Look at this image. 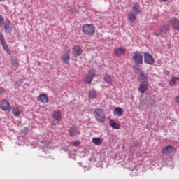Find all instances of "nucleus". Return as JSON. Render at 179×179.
Wrapping results in <instances>:
<instances>
[{"label": "nucleus", "instance_id": "obj_35", "mask_svg": "<svg viewBox=\"0 0 179 179\" xmlns=\"http://www.w3.org/2000/svg\"><path fill=\"white\" fill-rule=\"evenodd\" d=\"M2 93H5V91L3 90V88H0V94H2Z\"/></svg>", "mask_w": 179, "mask_h": 179}, {"label": "nucleus", "instance_id": "obj_6", "mask_svg": "<svg viewBox=\"0 0 179 179\" xmlns=\"http://www.w3.org/2000/svg\"><path fill=\"white\" fill-rule=\"evenodd\" d=\"M69 54H71V49H69V48H66V53L61 56V59L64 64H69V59H71Z\"/></svg>", "mask_w": 179, "mask_h": 179}, {"label": "nucleus", "instance_id": "obj_29", "mask_svg": "<svg viewBox=\"0 0 179 179\" xmlns=\"http://www.w3.org/2000/svg\"><path fill=\"white\" fill-rule=\"evenodd\" d=\"M71 144L73 146H79V145H80V141H73L71 142Z\"/></svg>", "mask_w": 179, "mask_h": 179}, {"label": "nucleus", "instance_id": "obj_15", "mask_svg": "<svg viewBox=\"0 0 179 179\" xmlns=\"http://www.w3.org/2000/svg\"><path fill=\"white\" fill-rule=\"evenodd\" d=\"M172 152H174V147L171 145H168L162 149L163 155H167L169 153H171Z\"/></svg>", "mask_w": 179, "mask_h": 179}, {"label": "nucleus", "instance_id": "obj_34", "mask_svg": "<svg viewBox=\"0 0 179 179\" xmlns=\"http://www.w3.org/2000/svg\"><path fill=\"white\" fill-rule=\"evenodd\" d=\"M0 24H3V18L0 15Z\"/></svg>", "mask_w": 179, "mask_h": 179}, {"label": "nucleus", "instance_id": "obj_16", "mask_svg": "<svg viewBox=\"0 0 179 179\" xmlns=\"http://www.w3.org/2000/svg\"><path fill=\"white\" fill-rule=\"evenodd\" d=\"M127 17L130 20V22H135V20H136V13H134V11H130L127 15Z\"/></svg>", "mask_w": 179, "mask_h": 179}, {"label": "nucleus", "instance_id": "obj_17", "mask_svg": "<svg viewBox=\"0 0 179 179\" xmlns=\"http://www.w3.org/2000/svg\"><path fill=\"white\" fill-rule=\"evenodd\" d=\"M53 118L56 120L57 121H59L61 118H62V113L60 112V110H57L53 113L52 115Z\"/></svg>", "mask_w": 179, "mask_h": 179}, {"label": "nucleus", "instance_id": "obj_21", "mask_svg": "<svg viewBox=\"0 0 179 179\" xmlns=\"http://www.w3.org/2000/svg\"><path fill=\"white\" fill-rule=\"evenodd\" d=\"M140 8L139 4H138V3H135L132 6V10L135 13H141Z\"/></svg>", "mask_w": 179, "mask_h": 179}, {"label": "nucleus", "instance_id": "obj_26", "mask_svg": "<svg viewBox=\"0 0 179 179\" xmlns=\"http://www.w3.org/2000/svg\"><path fill=\"white\" fill-rule=\"evenodd\" d=\"M176 80H177V77L172 78L169 83V86H174L176 85Z\"/></svg>", "mask_w": 179, "mask_h": 179}, {"label": "nucleus", "instance_id": "obj_11", "mask_svg": "<svg viewBox=\"0 0 179 179\" xmlns=\"http://www.w3.org/2000/svg\"><path fill=\"white\" fill-rule=\"evenodd\" d=\"M169 24L173 27V29L179 31V20L173 18L169 20Z\"/></svg>", "mask_w": 179, "mask_h": 179}, {"label": "nucleus", "instance_id": "obj_8", "mask_svg": "<svg viewBox=\"0 0 179 179\" xmlns=\"http://www.w3.org/2000/svg\"><path fill=\"white\" fill-rule=\"evenodd\" d=\"M144 62L148 65H153L155 64V58L149 53L144 54Z\"/></svg>", "mask_w": 179, "mask_h": 179}, {"label": "nucleus", "instance_id": "obj_2", "mask_svg": "<svg viewBox=\"0 0 179 179\" xmlns=\"http://www.w3.org/2000/svg\"><path fill=\"white\" fill-rule=\"evenodd\" d=\"M94 115L98 121V122H106V113L103 109L96 108L94 111Z\"/></svg>", "mask_w": 179, "mask_h": 179}, {"label": "nucleus", "instance_id": "obj_37", "mask_svg": "<svg viewBox=\"0 0 179 179\" xmlns=\"http://www.w3.org/2000/svg\"><path fill=\"white\" fill-rule=\"evenodd\" d=\"M176 79H177V80H178V81H179V77H177V78H176Z\"/></svg>", "mask_w": 179, "mask_h": 179}, {"label": "nucleus", "instance_id": "obj_3", "mask_svg": "<svg viewBox=\"0 0 179 179\" xmlns=\"http://www.w3.org/2000/svg\"><path fill=\"white\" fill-rule=\"evenodd\" d=\"M82 31L85 36H93L95 33V28L93 24H85L83 26Z\"/></svg>", "mask_w": 179, "mask_h": 179}, {"label": "nucleus", "instance_id": "obj_28", "mask_svg": "<svg viewBox=\"0 0 179 179\" xmlns=\"http://www.w3.org/2000/svg\"><path fill=\"white\" fill-rule=\"evenodd\" d=\"M161 30L163 31V33H166V32H167V30H169V28L167 27V26L163 25V26L161 27Z\"/></svg>", "mask_w": 179, "mask_h": 179}, {"label": "nucleus", "instance_id": "obj_32", "mask_svg": "<svg viewBox=\"0 0 179 179\" xmlns=\"http://www.w3.org/2000/svg\"><path fill=\"white\" fill-rule=\"evenodd\" d=\"M1 45H2V47L4 48V50H6V48H8V44L6 43V42H3Z\"/></svg>", "mask_w": 179, "mask_h": 179}, {"label": "nucleus", "instance_id": "obj_19", "mask_svg": "<svg viewBox=\"0 0 179 179\" xmlns=\"http://www.w3.org/2000/svg\"><path fill=\"white\" fill-rule=\"evenodd\" d=\"M4 29L7 33H12V27H10V22L6 21Z\"/></svg>", "mask_w": 179, "mask_h": 179}, {"label": "nucleus", "instance_id": "obj_25", "mask_svg": "<svg viewBox=\"0 0 179 179\" xmlns=\"http://www.w3.org/2000/svg\"><path fill=\"white\" fill-rule=\"evenodd\" d=\"M89 97L90 99H96V97H97V93L96 92V91H90Z\"/></svg>", "mask_w": 179, "mask_h": 179}, {"label": "nucleus", "instance_id": "obj_31", "mask_svg": "<svg viewBox=\"0 0 179 179\" xmlns=\"http://www.w3.org/2000/svg\"><path fill=\"white\" fill-rule=\"evenodd\" d=\"M174 101H175V103H176V104H178V105H179V95L176 96L174 98Z\"/></svg>", "mask_w": 179, "mask_h": 179}, {"label": "nucleus", "instance_id": "obj_13", "mask_svg": "<svg viewBox=\"0 0 179 179\" xmlns=\"http://www.w3.org/2000/svg\"><path fill=\"white\" fill-rule=\"evenodd\" d=\"M38 101L42 104H47L48 103V96L45 94H41L38 97Z\"/></svg>", "mask_w": 179, "mask_h": 179}, {"label": "nucleus", "instance_id": "obj_18", "mask_svg": "<svg viewBox=\"0 0 179 179\" xmlns=\"http://www.w3.org/2000/svg\"><path fill=\"white\" fill-rule=\"evenodd\" d=\"M11 64H12L13 68H15V69H17V68H19V60H17V59L16 58L12 59Z\"/></svg>", "mask_w": 179, "mask_h": 179}, {"label": "nucleus", "instance_id": "obj_38", "mask_svg": "<svg viewBox=\"0 0 179 179\" xmlns=\"http://www.w3.org/2000/svg\"><path fill=\"white\" fill-rule=\"evenodd\" d=\"M1 1H2V0H0V2H1Z\"/></svg>", "mask_w": 179, "mask_h": 179}, {"label": "nucleus", "instance_id": "obj_36", "mask_svg": "<svg viewBox=\"0 0 179 179\" xmlns=\"http://www.w3.org/2000/svg\"><path fill=\"white\" fill-rule=\"evenodd\" d=\"M163 1V2H167V1H169V0H162Z\"/></svg>", "mask_w": 179, "mask_h": 179}, {"label": "nucleus", "instance_id": "obj_4", "mask_svg": "<svg viewBox=\"0 0 179 179\" xmlns=\"http://www.w3.org/2000/svg\"><path fill=\"white\" fill-rule=\"evenodd\" d=\"M96 76V71L91 69L86 74L85 77L84 78L85 83L87 85H90L92 81L93 80V77Z\"/></svg>", "mask_w": 179, "mask_h": 179}, {"label": "nucleus", "instance_id": "obj_1", "mask_svg": "<svg viewBox=\"0 0 179 179\" xmlns=\"http://www.w3.org/2000/svg\"><path fill=\"white\" fill-rule=\"evenodd\" d=\"M134 71L136 73H138V75H139L138 80L139 83H141V84L138 87V92L143 94V93H145V92L148 91V89H149L148 76H146L145 73L142 71V69L139 67H135Z\"/></svg>", "mask_w": 179, "mask_h": 179}, {"label": "nucleus", "instance_id": "obj_14", "mask_svg": "<svg viewBox=\"0 0 179 179\" xmlns=\"http://www.w3.org/2000/svg\"><path fill=\"white\" fill-rule=\"evenodd\" d=\"M92 142L94 143V145L100 146V145H103V138L100 137H94L92 138Z\"/></svg>", "mask_w": 179, "mask_h": 179}, {"label": "nucleus", "instance_id": "obj_9", "mask_svg": "<svg viewBox=\"0 0 179 179\" xmlns=\"http://www.w3.org/2000/svg\"><path fill=\"white\" fill-rule=\"evenodd\" d=\"M82 48L79 45H75L72 48V54L74 57H79V55H82Z\"/></svg>", "mask_w": 179, "mask_h": 179}, {"label": "nucleus", "instance_id": "obj_10", "mask_svg": "<svg viewBox=\"0 0 179 179\" xmlns=\"http://www.w3.org/2000/svg\"><path fill=\"white\" fill-rule=\"evenodd\" d=\"M69 132L70 136H76L77 135L80 134V131L79 130V128H78V127L76 126L71 127Z\"/></svg>", "mask_w": 179, "mask_h": 179}, {"label": "nucleus", "instance_id": "obj_33", "mask_svg": "<svg viewBox=\"0 0 179 179\" xmlns=\"http://www.w3.org/2000/svg\"><path fill=\"white\" fill-rule=\"evenodd\" d=\"M4 50L8 54V55H10L11 52H10V49H9V48L4 49Z\"/></svg>", "mask_w": 179, "mask_h": 179}, {"label": "nucleus", "instance_id": "obj_23", "mask_svg": "<svg viewBox=\"0 0 179 179\" xmlns=\"http://www.w3.org/2000/svg\"><path fill=\"white\" fill-rule=\"evenodd\" d=\"M110 127L113 129H121V125L118 124L117 122H111L110 124Z\"/></svg>", "mask_w": 179, "mask_h": 179}, {"label": "nucleus", "instance_id": "obj_22", "mask_svg": "<svg viewBox=\"0 0 179 179\" xmlns=\"http://www.w3.org/2000/svg\"><path fill=\"white\" fill-rule=\"evenodd\" d=\"M12 113L15 117L20 115V109L17 107L13 108Z\"/></svg>", "mask_w": 179, "mask_h": 179}, {"label": "nucleus", "instance_id": "obj_5", "mask_svg": "<svg viewBox=\"0 0 179 179\" xmlns=\"http://www.w3.org/2000/svg\"><path fill=\"white\" fill-rule=\"evenodd\" d=\"M133 60L134 61L135 64L142 65V64H143V55L138 52H134Z\"/></svg>", "mask_w": 179, "mask_h": 179}, {"label": "nucleus", "instance_id": "obj_30", "mask_svg": "<svg viewBox=\"0 0 179 179\" xmlns=\"http://www.w3.org/2000/svg\"><path fill=\"white\" fill-rule=\"evenodd\" d=\"M0 41L1 44L3 43H5V38L3 37V35L1 33H0Z\"/></svg>", "mask_w": 179, "mask_h": 179}, {"label": "nucleus", "instance_id": "obj_12", "mask_svg": "<svg viewBox=\"0 0 179 179\" xmlns=\"http://www.w3.org/2000/svg\"><path fill=\"white\" fill-rule=\"evenodd\" d=\"M125 52H127V50L124 47L117 48L114 50V54L117 57H120V55H124Z\"/></svg>", "mask_w": 179, "mask_h": 179}, {"label": "nucleus", "instance_id": "obj_27", "mask_svg": "<svg viewBox=\"0 0 179 179\" xmlns=\"http://www.w3.org/2000/svg\"><path fill=\"white\" fill-rule=\"evenodd\" d=\"M163 33V29H157L154 31L155 36H160Z\"/></svg>", "mask_w": 179, "mask_h": 179}, {"label": "nucleus", "instance_id": "obj_24", "mask_svg": "<svg viewBox=\"0 0 179 179\" xmlns=\"http://www.w3.org/2000/svg\"><path fill=\"white\" fill-rule=\"evenodd\" d=\"M105 82L108 83V85H113V83H111L113 79L111 78V76L110 75H106L104 78H103Z\"/></svg>", "mask_w": 179, "mask_h": 179}, {"label": "nucleus", "instance_id": "obj_20", "mask_svg": "<svg viewBox=\"0 0 179 179\" xmlns=\"http://www.w3.org/2000/svg\"><path fill=\"white\" fill-rule=\"evenodd\" d=\"M124 111L121 108H115L114 110V114L117 117H121Z\"/></svg>", "mask_w": 179, "mask_h": 179}, {"label": "nucleus", "instance_id": "obj_7", "mask_svg": "<svg viewBox=\"0 0 179 179\" xmlns=\"http://www.w3.org/2000/svg\"><path fill=\"white\" fill-rule=\"evenodd\" d=\"M0 108L3 110V111H10V103L6 99H3L0 102Z\"/></svg>", "mask_w": 179, "mask_h": 179}]
</instances>
